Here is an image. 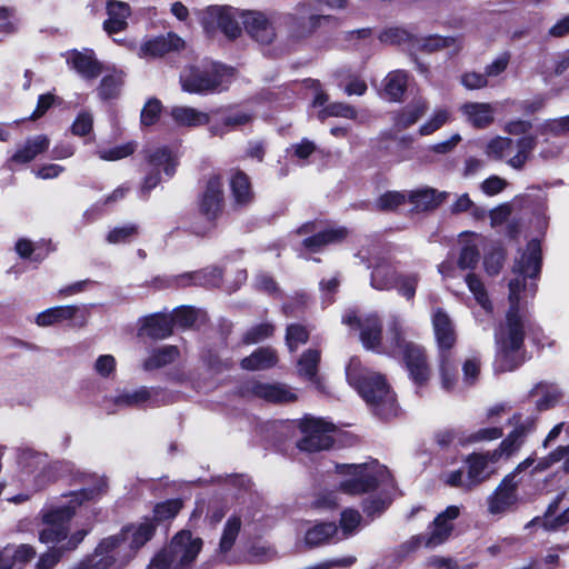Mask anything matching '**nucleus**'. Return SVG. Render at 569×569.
Here are the masks:
<instances>
[{"label":"nucleus","instance_id":"f257e3e1","mask_svg":"<svg viewBox=\"0 0 569 569\" xmlns=\"http://www.w3.org/2000/svg\"><path fill=\"white\" fill-rule=\"evenodd\" d=\"M346 379L379 420L387 422L398 417L397 396L383 375L368 371L353 358L346 367Z\"/></svg>","mask_w":569,"mask_h":569},{"label":"nucleus","instance_id":"f03ea898","mask_svg":"<svg viewBox=\"0 0 569 569\" xmlns=\"http://www.w3.org/2000/svg\"><path fill=\"white\" fill-rule=\"evenodd\" d=\"M385 353L402 363L409 379L417 388L428 386L431 379V367L427 351L422 346L406 340L403 330L397 321L390 323L388 328Z\"/></svg>","mask_w":569,"mask_h":569},{"label":"nucleus","instance_id":"7ed1b4c3","mask_svg":"<svg viewBox=\"0 0 569 569\" xmlns=\"http://www.w3.org/2000/svg\"><path fill=\"white\" fill-rule=\"evenodd\" d=\"M525 339L526 323L520 312H516L515 308L508 309L505 323L495 333L497 350L493 367L496 372L513 371L525 362V357L521 355Z\"/></svg>","mask_w":569,"mask_h":569},{"label":"nucleus","instance_id":"20e7f679","mask_svg":"<svg viewBox=\"0 0 569 569\" xmlns=\"http://www.w3.org/2000/svg\"><path fill=\"white\" fill-rule=\"evenodd\" d=\"M227 67L219 62L207 66H186L179 76L182 91L190 94H210L221 92Z\"/></svg>","mask_w":569,"mask_h":569},{"label":"nucleus","instance_id":"39448f33","mask_svg":"<svg viewBox=\"0 0 569 569\" xmlns=\"http://www.w3.org/2000/svg\"><path fill=\"white\" fill-rule=\"evenodd\" d=\"M336 470L339 475L349 477L340 482L339 489L350 496L376 491L383 476L382 470L369 463H338Z\"/></svg>","mask_w":569,"mask_h":569},{"label":"nucleus","instance_id":"423d86ee","mask_svg":"<svg viewBox=\"0 0 569 569\" xmlns=\"http://www.w3.org/2000/svg\"><path fill=\"white\" fill-rule=\"evenodd\" d=\"M199 214L208 222L214 224L222 216L226 199L223 178L220 173H212L204 182L203 189L197 196Z\"/></svg>","mask_w":569,"mask_h":569},{"label":"nucleus","instance_id":"0eeeda50","mask_svg":"<svg viewBox=\"0 0 569 569\" xmlns=\"http://www.w3.org/2000/svg\"><path fill=\"white\" fill-rule=\"evenodd\" d=\"M299 429L303 433V437L297 441V448L300 451L315 453L329 450L335 445L333 437L329 435L333 430V425L330 422L306 417L301 420Z\"/></svg>","mask_w":569,"mask_h":569},{"label":"nucleus","instance_id":"6e6552de","mask_svg":"<svg viewBox=\"0 0 569 569\" xmlns=\"http://www.w3.org/2000/svg\"><path fill=\"white\" fill-rule=\"evenodd\" d=\"M519 486L512 477H503L499 485L487 498V509L491 516L516 513L525 502L519 495Z\"/></svg>","mask_w":569,"mask_h":569},{"label":"nucleus","instance_id":"1a4fd4ad","mask_svg":"<svg viewBox=\"0 0 569 569\" xmlns=\"http://www.w3.org/2000/svg\"><path fill=\"white\" fill-rule=\"evenodd\" d=\"M331 16L312 14L306 3L296 7L295 12L283 17V23L292 40H303L311 37L321 26L322 21H329Z\"/></svg>","mask_w":569,"mask_h":569},{"label":"nucleus","instance_id":"9d476101","mask_svg":"<svg viewBox=\"0 0 569 569\" xmlns=\"http://www.w3.org/2000/svg\"><path fill=\"white\" fill-rule=\"evenodd\" d=\"M515 428L502 439L498 448L491 450L492 463L498 462L502 457L510 458L525 445L529 433L536 429V422L529 418L521 422V413L515 412L508 420Z\"/></svg>","mask_w":569,"mask_h":569},{"label":"nucleus","instance_id":"9b49d317","mask_svg":"<svg viewBox=\"0 0 569 569\" xmlns=\"http://www.w3.org/2000/svg\"><path fill=\"white\" fill-rule=\"evenodd\" d=\"M413 142L411 136L397 137L391 131H385L377 139L375 153L388 162L400 163L412 158Z\"/></svg>","mask_w":569,"mask_h":569},{"label":"nucleus","instance_id":"f8f14e48","mask_svg":"<svg viewBox=\"0 0 569 569\" xmlns=\"http://www.w3.org/2000/svg\"><path fill=\"white\" fill-rule=\"evenodd\" d=\"M74 515L70 507H59L48 511L43 518L44 527L39 532L43 543H63L68 538L69 525Z\"/></svg>","mask_w":569,"mask_h":569},{"label":"nucleus","instance_id":"ddd939ff","mask_svg":"<svg viewBox=\"0 0 569 569\" xmlns=\"http://www.w3.org/2000/svg\"><path fill=\"white\" fill-rule=\"evenodd\" d=\"M242 11L230 6H209L204 11L202 22L206 28L216 24L227 38L236 40L242 32L238 21Z\"/></svg>","mask_w":569,"mask_h":569},{"label":"nucleus","instance_id":"4468645a","mask_svg":"<svg viewBox=\"0 0 569 569\" xmlns=\"http://www.w3.org/2000/svg\"><path fill=\"white\" fill-rule=\"evenodd\" d=\"M542 269V248L539 239L533 238L526 244V250L516 258L511 268L512 273L529 278V280H538Z\"/></svg>","mask_w":569,"mask_h":569},{"label":"nucleus","instance_id":"2eb2a0df","mask_svg":"<svg viewBox=\"0 0 569 569\" xmlns=\"http://www.w3.org/2000/svg\"><path fill=\"white\" fill-rule=\"evenodd\" d=\"M228 187L233 210L247 209L256 201L251 178L240 168L230 170Z\"/></svg>","mask_w":569,"mask_h":569},{"label":"nucleus","instance_id":"dca6fc26","mask_svg":"<svg viewBox=\"0 0 569 569\" xmlns=\"http://www.w3.org/2000/svg\"><path fill=\"white\" fill-rule=\"evenodd\" d=\"M240 20L246 33L261 44H270L277 37L271 20L261 11L243 10Z\"/></svg>","mask_w":569,"mask_h":569},{"label":"nucleus","instance_id":"f3484780","mask_svg":"<svg viewBox=\"0 0 569 569\" xmlns=\"http://www.w3.org/2000/svg\"><path fill=\"white\" fill-rule=\"evenodd\" d=\"M202 548L201 538H193L191 531L181 530L173 536L167 550L181 567L192 563Z\"/></svg>","mask_w":569,"mask_h":569},{"label":"nucleus","instance_id":"a211bd4d","mask_svg":"<svg viewBox=\"0 0 569 569\" xmlns=\"http://www.w3.org/2000/svg\"><path fill=\"white\" fill-rule=\"evenodd\" d=\"M210 114L209 132L214 137H223L230 131L252 121L250 113L242 111L232 113L230 106L211 109Z\"/></svg>","mask_w":569,"mask_h":569},{"label":"nucleus","instance_id":"6ab92c4d","mask_svg":"<svg viewBox=\"0 0 569 569\" xmlns=\"http://www.w3.org/2000/svg\"><path fill=\"white\" fill-rule=\"evenodd\" d=\"M222 280V270L218 267L204 269L197 272H187L176 278L156 277L152 284L158 289L170 288L173 284H212L217 286Z\"/></svg>","mask_w":569,"mask_h":569},{"label":"nucleus","instance_id":"aec40b11","mask_svg":"<svg viewBox=\"0 0 569 569\" xmlns=\"http://www.w3.org/2000/svg\"><path fill=\"white\" fill-rule=\"evenodd\" d=\"M431 321L438 355L452 353V349L457 343V332L449 315L439 307L433 311Z\"/></svg>","mask_w":569,"mask_h":569},{"label":"nucleus","instance_id":"412c9836","mask_svg":"<svg viewBox=\"0 0 569 569\" xmlns=\"http://www.w3.org/2000/svg\"><path fill=\"white\" fill-rule=\"evenodd\" d=\"M50 147V139L46 134L28 138L24 144L18 148L6 161L8 170H14L16 166L30 163L38 156L44 153Z\"/></svg>","mask_w":569,"mask_h":569},{"label":"nucleus","instance_id":"4be33fe9","mask_svg":"<svg viewBox=\"0 0 569 569\" xmlns=\"http://www.w3.org/2000/svg\"><path fill=\"white\" fill-rule=\"evenodd\" d=\"M67 63L86 80H93L103 71V64L97 59L92 49L71 50Z\"/></svg>","mask_w":569,"mask_h":569},{"label":"nucleus","instance_id":"5701e85b","mask_svg":"<svg viewBox=\"0 0 569 569\" xmlns=\"http://www.w3.org/2000/svg\"><path fill=\"white\" fill-rule=\"evenodd\" d=\"M183 48V39L170 31L166 36L161 34L146 40L140 46V56L160 58L170 52H178Z\"/></svg>","mask_w":569,"mask_h":569},{"label":"nucleus","instance_id":"b1692460","mask_svg":"<svg viewBox=\"0 0 569 569\" xmlns=\"http://www.w3.org/2000/svg\"><path fill=\"white\" fill-rule=\"evenodd\" d=\"M172 319L169 313L154 312L141 320L139 336L152 340H163L172 336Z\"/></svg>","mask_w":569,"mask_h":569},{"label":"nucleus","instance_id":"393cba45","mask_svg":"<svg viewBox=\"0 0 569 569\" xmlns=\"http://www.w3.org/2000/svg\"><path fill=\"white\" fill-rule=\"evenodd\" d=\"M108 18L102 23V29L109 36L120 33L128 29V18L131 16L129 3L117 0H108L106 3Z\"/></svg>","mask_w":569,"mask_h":569},{"label":"nucleus","instance_id":"a878e982","mask_svg":"<svg viewBox=\"0 0 569 569\" xmlns=\"http://www.w3.org/2000/svg\"><path fill=\"white\" fill-rule=\"evenodd\" d=\"M349 236L346 227L328 228L302 240V247L311 253L320 252L326 246L342 243Z\"/></svg>","mask_w":569,"mask_h":569},{"label":"nucleus","instance_id":"bb28decb","mask_svg":"<svg viewBox=\"0 0 569 569\" xmlns=\"http://www.w3.org/2000/svg\"><path fill=\"white\" fill-rule=\"evenodd\" d=\"M465 462L467 463V480H466V490H471L475 487L481 485L489 478V475L486 473L489 462H492L491 451H487L485 453L472 452L469 453Z\"/></svg>","mask_w":569,"mask_h":569},{"label":"nucleus","instance_id":"cd10ccee","mask_svg":"<svg viewBox=\"0 0 569 569\" xmlns=\"http://www.w3.org/2000/svg\"><path fill=\"white\" fill-rule=\"evenodd\" d=\"M383 325L378 315L371 313L365 317L360 328L359 338L365 349L381 352Z\"/></svg>","mask_w":569,"mask_h":569},{"label":"nucleus","instance_id":"c85d7f7f","mask_svg":"<svg viewBox=\"0 0 569 569\" xmlns=\"http://www.w3.org/2000/svg\"><path fill=\"white\" fill-rule=\"evenodd\" d=\"M34 557L36 550L30 545L7 546L0 551V569H22Z\"/></svg>","mask_w":569,"mask_h":569},{"label":"nucleus","instance_id":"c756f323","mask_svg":"<svg viewBox=\"0 0 569 569\" xmlns=\"http://www.w3.org/2000/svg\"><path fill=\"white\" fill-rule=\"evenodd\" d=\"M450 47H456V51L459 52L462 49L461 37L440 34L416 36L413 43V49L423 53H433Z\"/></svg>","mask_w":569,"mask_h":569},{"label":"nucleus","instance_id":"7c9ffc66","mask_svg":"<svg viewBox=\"0 0 569 569\" xmlns=\"http://www.w3.org/2000/svg\"><path fill=\"white\" fill-rule=\"evenodd\" d=\"M448 197L447 192H440L433 188H423L410 191L408 201L417 211H431L437 209Z\"/></svg>","mask_w":569,"mask_h":569},{"label":"nucleus","instance_id":"2f4dec72","mask_svg":"<svg viewBox=\"0 0 569 569\" xmlns=\"http://www.w3.org/2000/svg\"><path fill=\"white\" fill-rule=\"evenodd\" d=\"M428 110V102L425 99L413 101L392 116L393 126L398 130H405L413 126Z\"/></svg>","mask_w":569,"mask_h":569},{"label":"nucleus","instance_id":"473e14b6","mask_svg":"<svg viewBox=\"0 0 569 569\" xmlns=\"http://www.w3.org/2000/svg\"><path fill=\"white\" fill-rule=\"evenodd\" d=\"M249 391L260 398L272 403H282L296 400V396L279 385L252 381Z\"/></svg>","mask_w":569,"mask_h":569},{"label":"nucleus","instance_id":"72a5a7b5","mask_svg":"<svg viewBox=\"0 0 569 569\" xmlns=\"http://www.w3.org/2000/svg\"><path fill=\"white\" fill-rule=\"evenodd\" d=\"M278 360L277 351L273 348L260 347L248 357H244L240 366L248 371L266 370L273 368Z\"/></svg>","mask_w":569,"mask_h":569},{"label":"nucleus","instance_id":"f704fd0d","mask_svg":"<svg viewBox=\"0 0 569 569\" xmlns=\"http://www.w3.org/2000/svg\"><path fill=\"white\" fill-rule=\"evenodd\" d=\"M131 529L132 526H123L119 533L103 538L94 549V559L111 558L113 565L116 562L113 552L127 545Z\"/></svg>","mask_w":569,"mask_h":569},{"label":"nucleus","instance_id":"c9c22d12","mask_svg":"<svg viewBox=\"0 0 569 569\" xmlns=\"http://www.w3.org/2000/svg\"><path fill=\"white\" fill-rule=\"evenodd\" d=\"M170 114L181 127H201L211 123L210 112H202L192 107H173Z\"/></svg>","mask_w":569,"mask_h":569},{"label":"nucleus","instance_id":"e433bc0d","mask_svg":"<svg viewBox=\"0 0 569 569\" xmlns=\"http://www.w3.org/2000/svg\"><path fill=\"white\" fill-rule=\"evenodd\" d=\"M144 161L150 169H158L168 177H172L176 172V162L172 152L168 147H159L150 150H144Z\"/></svg>","mask_w":569,"mask_h":569},{"label":"nucleus","instance_id":"4c0bfd02","mask_svg":"<svg viewBox=\"0 0 569 569\" xmlns=\"http://www.w3.org/2000/svg\"><path fill=\"white\" fill-rule=\"evenodd\" d=\"M462 112L468 117V120L477 129H485L489 127L493 118V109L489 103L483 102H467L462 106Z\"/></svg>","mask_w":569,"mask_h":569},{"label":"nucleus","instance_id":"58836bf2","mask_svg":"<svg viewBox=\"0 0 569 569\" xmlns=\"http://www.w3.org/2000/svg\"><path fill=\"white\" fill-rule=\"evenodd\" d=\"M132 529L129 532V539L127 541L128 548L131 553H136L140 550L148 541H150L157 531L154 521H151L149 517H144L143 521L138 526L131 525Z\"/></svg>","mask_w":569,"mask_h":569},{"label":"nucleus","instance_id":"ea45409f","mask_svg":"<svg viewBox=\"0 0 569 569\" xmlns=\"http://www.w3.org/2000/svg\"><path fill=\"white\" fill-rule=\"evenodd\" d=\"M180 356L177 346L168 345L153 349L151 355L143 361L146 371H153L173 363Z\"/></svg>","mask_w":569,"mask_h":569},{"label":"nucleus","instance_id":"a19ab883","mask_svg":"<svg viewBox=\"0 0 569 569\" xmlns=\"http://www.w3.org/2000/svg\"><path fill=\"white\" fill-rule=\"evenodd\" d=\"M566 492L558 493L555 499L548 505L543 513V528L549 531H556L569 523V507L565 509L560 515L555 517L558 511L561 501L563 500Z\"/></svg>","mask_w":569,"mask_h":569},{"label":"nucleus","instance_id":"79ce46f5","mask_svg":"<svg viewBox=\"0 0 569 569\" xmlns=\"http://www.w3.org/2000/svg\"><path fill=\"white\" fill-rule=\"evenodd\" d=\"M124 77L121 70L104 74L97 89L99 97L104 101L118 99L124 84Z\"/></svg>","mask_w":569,"mask_h":569},{"label":"nucleus","instance_id":"37998d69","mask_svg":"<svg viewBox=\"0 0 569 569\" xmlns=\"http://www.w3.org/2000/svg\"><path fill=\"white\" fill-rule=\"evenodd\" d=\"M438 369L442 389L452 391L458 382V367L453 353L438 355Z\"/></svg>","mask_w":569,"mask_h":569},{"label":"nucleus","instance_id":"c03bdc74","mask_svg":"<svg viewBox=\"0 0 569 569\" xmlns=\"http://www.w3.org/2000/svg\"><path fill=\"white\" fill-rule=\"evenodd\" d=\"M183 508V501L180 498H171L157 502L152 509L151 521L156 526L172 521Z\"/></svg>","mask_w":569,"mask_h":569},{"label":"nucleus","instance_id":"a18cd8bd","mask_svg":"<svg viewBox=\"0 0 569 569\" xmlns=\"http://www.w3.org/2000/svg\"><path fill=\"white\" fill-rule=\"evenodd\" d=\"M385 92L390 101L400 102L408 89V74L403 70L389 72L385 78Z\"/></svg>","mask_w":569,"mask_h":569},{"label":"nucleus","instance_id":"49530a36","mask_svg":"<svg viewBox=\"0 0 569 569\" xmlns=\"http://www.w3.org/2000/svg\"><path fill=\"white\" fill-rule=\"evenodd\" d=\"M398 271L389 264L376 266L370 276V284L372 288L385 291L391 290L397 286Z\"/></svg>","mask_w":569,"mask_h":569},{"label":"nucleus","instance_id":"de8ad7c7","mask_svg":"<svg viewBox=\"0 0 569 569\" xmlns=\"http://www.w3.org/2000/svg\"><path fill=\"white\" fill-rule=\"evenodd\" d=\"M79 311L76 306H58L49 308L37 316L36 322L40 327H48L54 323L72 319Z\"/></svg>","mask_w":569,"mask_h":569},{"label":"nucleus","instance_id":"09e8293b","mask_svg":"<svg viewBox=\"0 0 569 569\" xmlns=\"http://www.w3.org/2000/svg\"><path fill=\"white\" fill-rule=\"evenodd\" d=\"M338 532L335 522H319L309 528L305 536V541L310 547H318L330 541Z\"/></svg>","mask_w":569,"mask_h":569},{"label":"nucleus","instance_id":"8fccbe9b","mask_svg":"<svg viewBox=\"0 0 569 569\" xmlns=\"http://www.w3.org/2000/svg\"><path fill=\"white\" fill-rule=\"evenodd\" d=\"M320 362V352L316 349L306 350L299 361L298 368L301 376H303L310 382H320L318 376V366Z\"/></svg>","mask_w":569,"mask_h":569},{"label":"nucleus","instance_id":"3c124183","mask_svg":"<svg viewBox=\"0 0 569 569\" xmlns=\"http://www.w3.org/2000/svg\"><path fill=\"white\" fill-rule=\"evenodd\" d=\"M431 531L427 536L426 547H436L443 543L452 532V525L437 516L431 523Z\"/></svg>","mask_w":569,"mask_h":569},{"label":"nucleus","instance_id":"603ef678","mask_svg":"<svg viewBox=\"0 0 569 569\" xmlns=\"http://www.w3.org/2000/svg\"><path fill=\"white\" fill-rule=\"evenodd\" d=\"M506 249L502 244H493L483 257V267L489 276H497L503 267L506 260Z\"/></svg>","mask_w":569,"mask_h":569},{"label":"nucleus","instance_id":"864d4df0","mask_svg":"<svg viewBox=\"0 0 569 569\" xmlns=\"http://www.w3.org/2000/svg\"><path fill=\"white\" fill-rule=\"evenodd\" d=\"M480 260V251L477 243L472 240H467L462 243L457 264L461 270H473L477 268Z\"/></svg>","mask_w":569,"mask_h":569},{"label":"nucleus","instance_id":"5fc2aeb1","mask_svg":"<svg viewBox=\"0 0 569 569\" xmlns=\"http://www.w3.org/2000/svg\"><path fill=\"white\" fill-rule=\"evenodd\" d=\"M241 529V518L239 516H231L223 528L220 542H219V549L222 552H228L232 549L239 532Z\"/></svg>","mask_w":569,"mask_h":569},{"label":"nucleus","instance_id":"6e6d98bb","mask_svg":"<svg viewBox=\"0 0 569 569\" xmlns=\"http://www.w3.org/2000/svg\"><path fill=\"white\" fill-rule=\"evenodd\" d=\"M170 318L172 319V329L178 327L180 329H190L198 320V311L191 306H179L172 310Z\"/></svg>","mask_w":569,"mask_h":569},{"label":"nucleus","instance_id":"4d7b16f0","mask_svg":"<svg viewBox=\"0 0 569 569\" xmlns=\"http://www.w3.org/2000/svg\"><path fill=\"white\" fill-rule=\"evenodd\" d=\"M151 399V390L141 387L132 392H122L114 397L113 403L118 407H139Z\"/></svg>","mask_w":569,"mask_h":569},{"label":"nucleus","instance_id":"13d9d810","mask_svg":"<svg viewBox=\"0 0 569 569\" xmlns=\"http://www.w3.org/2000/svg\"><path fill=\"white\" fill-rule=\"evenodd\" d=\"M415 39L416 34H413L412 32L408 31L402 27L387 28L379 34V40L382 43H388L392 46L409 43L413 48Z\"/></svg>","mask_w":569,"mask_h":569},{"label":"nucleus","instance_id":"bf43d9fd","mask_svg":"<svg viewBox=\"0 0 569 569\" xmlns=\"http://www.w3.org/2000/svg\"><path fill=\"white\" fill-rule=\"evenodd\" d=\"M433 440L440 450H447L453 445L466 446V435L458 429L446 428L435 432Z\"/></svg>","mask_w":569,"mask_h":569},{"label":"nucleus","instance_id":"052dcab7","mask_svg":"<svg viewBox=\"0 0 569 569\" xmlns=\"http://www.w3.org/2000/svg\"><path fill=\"white\" fill-rule=\"evenodd\" d=\"M466 283L469 291L473 295L476 301L483 309H491V301L480 277L473 272H470L466 276Z\"/></svg>","mask_w":569,"mask_h":569},{"label":"nucleus","instance_id":"680f3d73","mask_svg":"<svg viewBox=\"0 0 569 569\" xmlns=\"http://www.w3.org/2000/svg\"><path fill=\"white\" fill-rule=\"evenodd\" d=\"M274 326L270 322H261L249 328L242 336L241 342L250 346L268 339L274 333Z\"/></svg>","mask_w":569,"mask_h":569},{"label":"nucleus","instance_id":"e2e57ef3","mask_svg":"<svg viewBox=\"0 0 569 569\" xmlns=\"http://www.w3.org/2000/svg\"><path fill=\"white\" fill-rule=\"evenodd\" d=\"M328 117H340L352 120L357 118V111L355 107L350 104L332 102L322 108L318 113L320 120H325Z\"/></svg>","mask_w":569,"mask_h":569},{"label":"nucleus","instance_id":"0e129e2a","mask_svg":"<svg viewBox=\"0 0 569 569\" xmlns=\"http://www.w3.org/2000/svg\"><path fill=\"white\" fill-rule=\"evenodd\" d=\"M162 103L157 98H150L143 106L140 113V123L143 127L154 126L161 116Z\"/></svg>","mask_w":569,"mask_h":569},{"label":"nucleus","instance_id":"69168bd1","mask_svg":"<svg viewBox=\"0 0 569 569\" xmlns=\"http://www.w3.org/2000/svg\"><path fill=\"white\" fill-rule=\"evenodd\" d=\"M309 332L307 328L300 323H291L286 329V343L290 351L296 350L299 345L307 343Z\"/></svg>","mask_w":569,"mask_h":569},{"label":"nucleus","instance_id":"338daca9","mask_svg":"<svg viewBox=\"0 0 569 569\" xmlns=\"http://www.w3.org/2000/svg\"><path fill=\"white\" fill-rule=\"evenodd\" d=\"M419 276L418 273H410V274H401L399 273L397 278V286L395 289H397L398 293L406 298L407 300H413L416 296V291L419 283Z\"/></svg>","mask_w":569,"mask_h":569},{"label":"nucleus","instance_id":"774afa93","mask_svg":"<svg viewBox=\"0 0 569 569\" xmlns=\"http://www.w3.org/2000/svg\"><path fill=\"white\" fill-rule=\"evenodd\" d=\"M138 234L139 226L136 223H128L110 230L107 234V240L110 243H124L130 242Z\"/></svg>","mask_w":569,"mask_h":569}]
</instances>
